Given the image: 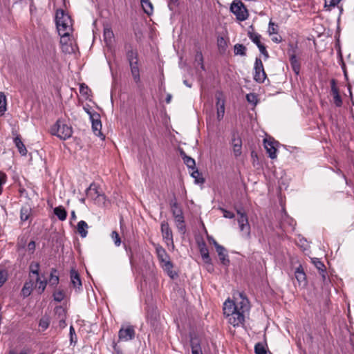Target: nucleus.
Returning a JSON list of instances; mask_svg holds the SVG:
<instances>
[{
  "instance_id": "obj_45",
  "label": "nucleus",
  "mask_w": 354,
  "mask_h": 354,
  "mask_svg": "<svg viewBox=\"0 0 354 354\" xmlns=\"http://www.w3.org/2000/svg\"><path fill=\"white\" fill-rule=\"evenodd\" d=\"M250 39L257 45L261 44L260 38L261 35L256 32H250L248 33Z\"/></svg>"
},
{
  "instance_id": "obj_19",
  "label": "nucleus",
  "mask_w": 354,
  "mask_h": 354,
  "mask_svg": "<svg viewBox=\"0 0 354 354\" xmlns=\"http://www.w3.org/2000/svg\"><path fill=\"white\" fill-rule=\"evenodd\" d=\"M71 281L75 288L80 290L82 288V281L80 275L75 270H71Z\"/></svg>"
},
{
  "instance_id": "obj_41",
  "label": "nucleus",
  "mask_w": 354,
  "mask_h": 354,
  "mask_svg": "<svg viewBox=\"0 0 354 354\" xmlns=\"http://www.w3.org/2000/svg\"><path fill=\"white\" fill-rule=\"evenodd\" d=\"M6 111V98L5 95L0 92V116H2Z\"/></svg>"
},
{
  "instance_id": "obj_1",
  "label": "nucleus",
  "mask_w": 354,
  "mask_h": 354,
  "mask_svg": "<svg viewBox=\"0 0 354 354\" xmlns=\"http://www.w3.org/2000/svg\"><path fill=\"white\" fill-rule=\"evenodd\" d=\"M250 308V302L243 292L234 295V300L227 299L223 304V313L228 322L234 327L243 324Z\"/></svg>"
},
{
  "instance_id": "obj_17",
  "label": "nucleus",
  "mask_w": 354,
  "mask_h": 354,
  "mask_svg": "<svg viewBox=\"0 0 354 354\" xmlns=\"http://www.w3.org/2000/svg\"><path fill=\"white\" fill-rule=\"evenodd\" d=\"M295 278L299 283V285L305 286L306 283V277L301 266L297 268L295 272Z\"/></svg>"
},
{
  "instance_id": "obj_18",
  "label": "nucleus",
  "mask_w": 354,
  "mask_h": 354,
  "mask_svg": "<svg viewBox=\"0 0 354 354\" xmlns=\"http://www.w3.org/2000/svg\"><path fill=\"white\" fill-rule=\"evenodd\" d=\"M161 266L165 272L171 278L174 279L177 277V273L173 270L174 265L169 260L165 263H161Z\"/></svg>"
},
{
  "instance_id": "obj_33",
  "label": "nucleus",
  "mask_w": 354,
  "mask_h": 354,
  "mask_svg": "<svg viewBox=\"0 0 354 354\" xmlns=\"http://www.w3.org/2000/svg\"><path fill=\"white\" fill-rule=\"evenodd\" d=\"M57 270L52 268L50 274L49 284L51 286H56L59 283V277L56 275Z\"/></svg>"
},
{
  "instance_id": "obj_52",
  "label": "nucleus",
  "mask_w": 354,
  "mask_h": 354,
  "mask_svg": "<svg viewBox=\"0 0 354 354\" xmlns=\"http://www.w3.org/2000/svg\"><path fill=\"white\" fill-rule=\"evenodd\" d=\"M6 182V175L5 173L0 171V195L2 193V185Z\"/></svg>"
},
{
  "instance_id": "obj_62",
  "label": "nucleus",
  "mask_w": 354,
  "mask_h": 354,
  "mask_svg": "<svg viewBox=\"0 0 354 354\" xmlns=\"http://www.w3.org/2000/svg\"><path fill=\"white\" fill-rule=\"evenodd\" d=\"M71 219H72V220H75V219H76V218H77V217H76V214H75V211H72V212H71Z\"/></svg>"
},
{
  "instance_id": "obj_47",
  "label": "nucleus",
  "mask_w": 354,
  "mask_h": 354,
  "mask_svg": "<svg viewBox=\"0 0 354 354\" xmlns=\"http://www.w3.org/2000/svg\"><path fill=\"white\" fill-rule=\"evenodd\" d=\"M111 237L115 245L116 246H120L121 244V239L119 236V234L116 231H113L111 234Z\"/></svg>"
},
{
  "instance_id": "obj_20",
  "label": "nucleus",
  "mask_w": 354,
  "mask_h": 354,
  "mask_svg": "<svg viewBox=\"0 0 354 354\" xmlns=\"http://www.w3.org/2000/svg\"><path fill=\"white\" fill-rule=\"evenodd\" d=\"M313 263L315 265V266L317 268V270L319 271V273L322 277V280L325 281L326 279V272L324 264L318 259H314L313 260Z\"/></svg>"
},
{
  "instance_id": "obj_27",
  "label": "nucleus",
  "mask_w": 354,
  "mask_h": 354,
  "mask_svg": "<svg viewBox=\"0 0 354 354\" xmlns=\"http://www.w3.org/2000/svg\"><path fill=\"white\" fill-rule=\"evenodd\" d=\"M54 214L57 216V218L63 221H65L67 217V212L64 207L58 206L54 208Z\"/></svg>"
},
{
  "instance_id": "obj_23",
  "label": "nucleus",
  "mask_w": 354,
  "mask_h": 354,
  "mask_svg": "<svg viewBox=\"0 0 354 354\" xmlns=\"http://www.w3.org/2000/svg\"><path fill=\"white\" fill-rule=\"evenodd\" d=\"M114 37L113 30L109 27L104 28V40L107 46H111Z\"/></svg>"
},
{
  "instance_id": "obj_42",
  "label": "nucleus",
  "mask_w": 354,
  "mask_h": 354,
  "mask_svg": "<svg viewBox=\"0 0 354 354\" xmlns=\"http://www.w3.org/2000/svg\"><path fill=\"white\" fill-rule=\"evenodd\" d=\"M30 274H32L36 275V277H39V263L37 262H32L29 266Z\"/></svg>"
},
{
  "instance_id": "obj_61",
  "label": "nucleus",
  "mask_w": 354,
  "mask_h": 354,
  "mask_svg": "<svg viewBox=\"0 0 354 354\" xmlns=\"http://www.w3.org/2000/svg\"><path fill=\"white\" fill-rule=\"evenodd\" d=\"M171 100V95L168 94L166 97V102L168 104L170 103Z\"/></svg>"
},
{
  "instance_id": "obj_48",
  "label": "nucleus",
  "mask_w": 354,
  "mask_h": 354,
  "mask_svg": "<svg viewBox=\"0 0 354 354\" xmlns=\"http://www.w3.org/2000/svg\"><path fill=\"white\" fill-rule=\"evenodd\" d=\"M246 99L248 102L254 104H256L257 102V95L254 93L247 94Z\"/></svg>"
},
{
  "instance_id": "obj_15",
  "label": "nucleus",
  "mask_w": 354,
  "mask_h": 354,
  "mask_svg": "<svg viewBox=\"0 0 354 354\" xmlns=\"http://www.w3.org/2000/svg\"><path fill=\"white\" fill-rule=\"evenodd\" d=\"M156 252L158 259L161 263L170 260L169 254L167 253L166 250L162 246L157 245L156 247Z\"/></svg>"
},
{
  "instance_id": "obj_63",
  "label": "nucleus",
  "mask_w": 354,
  "mask_h": 354,
  "mask_svg": "<svg viewBox=\"0 0 354 354\" xmlns=\"http://www.w3.org/2000/svg\"><path fill=\"white\" fill-rule=\"evenodd\" d=\"M87 113L88 114L89 117H90V119L91 120V116L93 115V114H98L96 112H93V111H89L88 112H87Z\"/></svg>"
},
{
  "instance_id": "obj_54",
  "label": "nucleus",
  "mask_w": 354,
  "mask_h": 354,
  "mask_svg": "<svg viewBox=\"0 0 354 354\" xmlns=\"http://www.w3.org/2000/svg\"><path fill=\"white\" fill-rule=\"evenodd\" d=\"M39 325L42 329L46 330L49 326V322L48 319H41Z\"/></svg>"
},
{
  "instance_id": "obj_25",
  "label": "nucleus",
  "mask_w": 354,
  "mask_h": 354,
  "mask_svg": "<svg viewBox=\"0 0 354 354\" xmlns=\"http://www.w3.org/2000/svg\"><path fill=\"white\" fill-rule=\"evenodd\" d=\"M35 286V282L32 280H30L29 281H26L24 287L21 290V294L24 297H28L33 289V287Z\"/></svg>"
},
{
  "instance_id": "obj_49",
  "label": "nucleus",
  "mask_w": 354,
  "mask_h": 354,
  "mask_svg": "<svg viewBox=\"0 0 354 354\" xmlns=\"http://www.w3.org/2000/svg\"><path fill=\"white\" fill-rule=\"evenodd\" d=\"M216 108L220 107V106H225V100L222 98L221 93L216 95Z\"/></svg>"
},
{
  "instance_id": "obj_24",
  "label": "nucleus",
  "mask_w": 354,
  "mask_h": 354,
  "mask_svg": "<svg viewBox=\"0 0 354 354\" xmlns=\"http://www.w3.org/2000/svg\"><path fill=\"white\" fill-rule=\"evenodd\" d=\"M88 225L84 221H80L77 225V231L80 235L84 238L87 236Z\"/></svg>"
},
{
  "instance_id": "obj_6",
  "label": "nucleus",
  "mask_w": 354,
  "mask_h": 354,
  "mask_svg": "<svg viewBox=\"0 0 354 354\" xmlns=\"http://www.w3.org/2000/svg\"><path fill=\"white\" fill-rule=\"evenodd\" d=\"M254 69V80L259 83L264 82V81L266 78V74L264 71L262 61L260 58H258V57L256 58Z\"/></svg>"
},
{
  "instance_id": "obj_3",
  "label": "nucleus",
  "mask_w": 354,
  "mask_h": 354,
  "mask_svg": "<svg viewBox=\"0 0 354 354\" xmlns=\"http://www.w3.org/2000/svg\"><path fill=\"white\" fill-rule=\"evenodd\" d=\"M50 133L56 136L61 140H66L71 137L73 133L72 127L64 121L58 120L50 128Z\"/></svg>"
},
{
  "instance_id": "obj_5",
  "label": "nucleus",
  "mask_w": 354,
  "mask_h": 354,
  "mask_svg": "<svg viewBox=\"0 0 354 354\" xmlns=\"http://www.w3.org/2000/svg\"><path fill=\"white\" fill-rule=\"evenodd\" d=\"M236 212L239 215L237 222L239 226V229L243 233V236L246 239H249L250 237V225L248 222V216L245 213L241 212L240 209H237Z\"/></svg>"
},
{
  "instance_id": "obj_34",
  "label": "nucleus",
  "mask_w": 354,
  "mask_h": 354,
  "mask_svg": "<svg viewBox=\"0 0 354 354\" xmlns=\"http://www.w3.org/2000/svg\"><path fill=\"white\" fill-rule=\"evenodd\" d=\"M46 285V280H41L39 277H36V284L35 283V286L38 289L39 293L41 294L45 290Z\"/></svg>"
},
{
  "instance_id": "obj_21",
  "label": "nucleus",
  "mask_w": 354,
  "mask_h": 354,
  "mask_svg": "<svg viewBox=\"0 0 354 354\" xmlns=\"http://www.w3.org/2000/svg\"><path fill=\"white\" fill-rule=\"evenodd\" d=\"M174 218L176 227L178 228V231L183 234H185V230H186V227H185V218H184L183 214L180 216L174 217Z\"/></svg>"
},
{
  "instance_id": "obj_29",
  "label": "nucleus",
  "mask_w": 354,
  "mask_h": 354,
  "mask_svg": "<svg viewBox=\"0 0 354 354\" xmlns=\"http://www.w3.org/2000/svg\"><path fill=\"white\" fill-rule=\"evenodd\" d=\"M93 186H95L93 184H91L90 187L87 189V194H91L92 192H94L95 194H96V198L95 200L98 199V201L100 202H104L105 200V196L103 194H100L96 187H93Z\"/></svg>"
},
{
  "instance_id": "obj_53",
  "label": "nucleus",
  "mask_w": 354,
  "mask_h": 354,
  "mask_svg": "<svg viewBox=\"0 0 354 354\" xmlns=\"http://www.w3.org/2000/svg\"><path fill=\"white\" fill-rule=\"evenodd\" d=\"M220 209L223 213V216L225 218H233L234 217V214L233 212L227 211V210H226V209H225L223 208H220Z\"/></svg>"
},
{
  "instance_id": "obj_56",
  "label": "nucleus",
  "mask_w": 354,
  "mask_h": 354,
  "mask_svg": "<svg viewBox=\"0 0 354 354\" xmlns=\"http://www.w3.org/2000/svg\"><path fill=\"white\" fill-rule=\"evenodd\" d=\"M88 91H89V88H88L87 86L84 85V84H82L80 85V92L82 95H88Z\"/></svg>"
},
{
  "instance_id": "obj_60",
  "label": "nucleus",
  "mask_w": 354,
  "mask_h": 354,
  "mask_svg": "<svg viewBox=\"0 0 354 354\" xmlns=\"http://www.w3.org/2000/svg\"><path fill=\"white\" fill-rule=\"evenodd\" d=\"M272 40L276 43H279L281 41V38H278L277 37H274L273 38H272Z\"/></svg>"
},
{
  "instance_id": "obj_10",
  "label": "nucleus",
  "mask_w": 354,
  "mask_h": 354,
  "mask_svg": "<svg viewBox=\"0 0 354 354\" xmlns=\"http://www.w3.org/2000/svg\"><path fill=\"white\" fill-rule=\"evenodd\" d=\"M231 145L234 155L236 158L242 153V140L238 133H234L232 136Z\"/></svg>"
},
{
  "instance_id": "obj_46",
  "label": "nucleus",
  "mask_w": 354,
  "mask_h": 354,
  "mask_svg": "<svg viewBox=\"0 0 354 354\" xmlns=\"http://www.w3.org/2000/svg\"><path fill=\"white\" fill-rule=\"evenodd\" d=\"M254 351L256 354H266L265 346L261 343H257L254 346Z\"/></svg>"
},
{
  "instance_id": "obj_16",
  "label": "nucleus",
  "mask_w": 354,
  "mask_h": 354,
  "mask_svg": "<svg viewBox=\"0 0 354 354\" xmlns=\"http://www.w3.org/2000/svg\"><path fill=\"white\" fill-rule=\"evenodd\" d=\"M216 252L218 253L221 263L224 266H228L230 263V260L228 259L225 248L223 246H217Z\"/></svg>"
},
{
  "instance_id": "obj_8",
  "label": "nucleus",
  "mask_w": 354,
  "mask_h": 354,
  "mask_svg": "<svg viewBox=\"0 0 354 354\" xmlns=\"http://www.w3.org/2000/svg\"><path fill=\"white\" fill-rule=\"evenodd\" d=\"M60 36V44L62 46V50L68 54L74 53L77 49V46L73 45L70 35L63 36L62 35H59Z\"/></svg>"
},
{
  "instance_id": "obj_22",
  "label": "nucleus",
  "mask_w": 354,
  "mask_h": 354,
  "mask_svg": "<svg viewBox=\"0 0 354 354\" xmlns=\"http://www.w3.org/2000/svg\"><path fill=\"white\" fill-rule=\"evenodd\" d=\"M14 142L16 147L18 149L19 153L21 156H26L27 154V149L21 141L20 136H17L14 139Z\"/></svg>"
},
{
  "instance_id": "obj_35",
  "label": "nucleus",
  "mask_w": 354,
  "mask_h": 354,
  "mask_svg": "<svg viewBox=\"0 0 354 354\" xmlns=\"http://www.w3.org/2000/svg\"><path fill=\"white\" fill-rule=\"evenodd\" d=\"M126 56L129 62L138 59V55L137 50L136 49L132 48L131 47H130V48L127 50Z\"/></svg>"
},
{
  "instance_id": "obj_12",
  "label": "nucleus",
  "mask_w": 354,
  "mask_h": 354,
  "mask_svg": "<svg viewBox=\"0 0 354 354\" xmlns=\"http://www.w3.org/2000/svg\"><path fill=\"white\" fill-rule=\"evenodd\" d=\"M100 118L99 114H93L91 116L92 130L97 136L102 138L103 140L104 139V136L101 131L102 123Z\"/></svg>"
},
{
  "instance_id": "obj_38",
  "label": "nucleus",
  "mask_w": 354,
  "mask_h": 354,
  "mask_svg": "<svg viewBox=\"0 0 354 354\" xmlns=\"http://www.w3.org/2000/svg\"><path fill=\"white\" fill-rule=\"evenodd\" d=\"M194 61L195 63L197 64L198 66H200L201 70H205V66L203 64V57L201 51L197 50L196 52Z\"/></svg>"
},
{
  "instance_id": "obj_44",
  "label": "nucleus",
  "mask_w": 354,
  "mask_h": 354,
  "mask_svg": "<svg viewBox=\"0 0 354 354\" xmlns=\"http://www.w3.org/2000/svg\"><path fill=\"white\" fill-rule=\"evenodd\" d=\"M53 299L57 302H61L65 297V294L63 290H57L53 292Z\"/></svg>"
},
{
  "instance_id": "obj_28",
  "label": "nucleus",
  "mask_w": 354,
  "mask_h": 354,
  "mask_svg": "<svg viewBox=\"0 0 354 354\" xmlns=\"http://www.w3.org/2000/svg\"><path fill=\"white\" fill-rule=\"evenodd\" d=\"M171 210L174 217L183 214V210L176 201H171L170 203Z\"/></svg>"
},
{
  "instance_id": "obj_57",
  "label": "nucleus",
  "mask_w": 354,
  "mask_h": 354,
  "mask_svg": "<svg viewBox=\"0 0 354 354\" xmlns=\"http://www.w3.org/2000/svg\"><path fill=\"white\" fill-rule=\"evenodd\" d=\"M257 47L259 48L261 53L263 54L266 58H268V51L266 50L265 46L263 44H261L258 45Z\"/></svg>"
},
{
  "instance_id": "obj_26",
  "label": "nucleus",
  "mask_w": 354,
  "mask_h": 354,
  "mask_svg": "<svg viewBox=\"0 0 354 354\" xmlns=\"http://www.w3.org/2000/svg\"><path fill=\"white\" fill-rule=\"evenodd\" d=\"M290 62L293 71L298 75L300 71V64L294 53L290 55Z\"/></svg>"
},
{
  "instance_id": "obj_4",
  "label": "nucleus",
  "mask_w": 354,
  "mask_h": 354,
  "mask_svg": "<svg viewBox=\"0 0 354 354\" xmlns=\"http://www.w3.org/2000/svg\"><path fill=\"white\" fill-rule=\"evenodd\" d=\"M230 11L239 21H245L248 17V12L244 4L240 0H234L230 6Z\"/></svg>"
},
{
  "instance_id": "obj_7",
  "label": "nucleus",
  "mask_w": 354,
  "mask_h": 354,
  "mask_svg": "<svg viewBox=\"0 0 354 354\" xmlns=\"http://www.w3.org/2000/svg\"><path fill=\"white\" fill-rule=\"evenodd\" d=\"M136 332L133 326H127L122 327L118 332L119 340L122 342H128L135 337Z\"/></svg>"
},
{
  "instance_id": "obj_32",
  "label": "nucleus",
  "mask_w": 354,
  "mask_h": 354,
  "mask_svg": "<svg viewBox=\"0 0 354 354\" xmlns=\"http://www.w3.org/2000/svg\"><path fill=\"white\" fill-rule=\"evenodd\" d=\"M31 214V209L28 206H24L21 209L20 218L22 221H26L28 219Z\"/></svg>"
},
{
  "instance_id": "obj_64",
  "label": "nucleus",
  "mask_w": 354,
  "mask_h": 354,
  "mask_svg": "<svg viewBox=\"0 0 354 354\" xmlns=\"http://www.w3.org/2000/svg\"><path fill=\"white\" fill-rule=\"evenodd\" d=\"M213 244L215 246L216 250H217V246H221L215 240H213Z\"/></svg>"
},
{
  "instance_id": "obj_39",
  "label": "nucleus",
  "mask_w": 354,
  "mask_h": 354,
  "mask_svg": "<svg viewBox=\"0 0 354 354\" xmlns=\"http://www.w3.org/2000/svg\"><path fill=\"white\" fill-rule=\"evenodd\" d=\"M192 354H203L201 348L198 343L197 339H193L191 340Z\"/></svg>"
},
{
  "instance_id": "obj_43",
  "label": "nucleus",
  "mask_w": 354,
  "mask_h": 354,
  "mask_svg": "<svg viewBox=\"0 0 354 354\" xmlns=\"http://www.w3.org/2000/svg\"><path fill=\"white\" fill-rule=\"evenodd\" d=\"M183 158L185 164L187 166L188 168H189L191 169H195L196 162H195L194 159L186 156L185 154H183Z\"/></svg>"
},
{
  "instance_id": "obj_36",
  "label": "nucleus",
  "mask_w": 354,
  "mask_h": 354,
  "mask_svg": "<svg viewBox=\"0 0 354 354\" xmlns=\"http://www.w3.org/2000/svg\"><path fill=\"white\" fill-rule=\"evenodd\" d=\"M217 46L221 53H224L227 47V42L223 37H218L217 39Z\"/></svg>"
},
{
  "instance_id": "obj_13",
  "label": "nucleus",
  "mask_w": 354,
  "mask_h": 354,
  "mask_svg": "<svg viewBox=\"0 0 354 354\" xmlns=\"http://www.w3.org/2000/svg\"><path fill=\"white\" fill-rule=\"evenodd\" d=\"M331 93L333 96L334 103L337 107L342 105V100L339 93L338 88L336 86V82L334 79L330 81Z\"/></svg>"
},
{
  "instance_id": "obj_37",
  "label": "nucleus",
  "mask_w": 354,
  "mask_h": 354,
  "mask_svg": "<svg viewBox=\"0 0 354 354\" xmlns=\"http://www.w3.org/2000/svg\"><path fill=\"white\" fill-rule=\"evenodd\" d=\"M191 176L195 180L196 184H203L205 182L204 178L202 177L201 174L198 169H192Z\"/></svg>"
},
{
  "instance_id": "obj_59",
  "label": "nucleus",
  "mask_w": 354,
  "mask_h": 354,
  "mask_svg": "<svg viewBox=\"0 0 354 354\" xmlns=\"http://www.w3.org/2000/svg\"><path fill=\"white\" fill-rule=\"evenodd\" d=\"M35 249V241H32L28 244V250L29 251L33 252Z\"/></svg>"
},
{
  "instance_id": "obj_55",
  "label": "nucleus",
  "mask_w": 354,
  "mask_h": 354,
  "mask_svg": "<svg viewBox=\"0 0 354 354\" xmlns=\"http://www.w3.org/2000/svg\"><path fill=\"white\" fill-rule=\"evenodd\" d=\"M7 280V273L5 271H0V287L3 286V284Z\"/></svg>"
},
{
  "instance_id": "obj_50",
  "label": "nucleus",
  "mask_w": 354,
  "mask_h": 354,
  "mask_svg": "<svg viewBox=\"0 0 354 354\" xmlns=\"http://www.w3.org/2000/svg\"><path fill=\"white\" fill-rule=\"evenodd\" d=\"M277 26L275 25L273 22L270 21L269 27H268V32L270 35L277 34Z\"/></svg>"
},
{
  "instance_id": "obj_58",
  "label": "nucleus",
  "mask_w": 354,
  "mask_h": 354,
  "mask_svg": "<svg viewBox=\"0 0 354 354\" xmlns=\"http://www.w3.org/2000/svg\"><path fill=\"white\" fill-rule=\"evenodd\" d=\"M8 354H30V351L29 349L24 348L21 350L19 353H18L16 351L12 350L9 352Z\"/></svg>"
},
{
  "instance_id": "obj_14",
  "label": "nucleus",
  "mask_w": 354,
  "mask_h": 354,
  "mask_svg": "<svg viewBox=\"0 0 354 354\" xmlns=\"http://www.w3.org/2000/svg\"><path fill=\"white\" fill-rule=\"evenodd\" d=\"M131 73L136 83L140 82V70L138 66V59L129 62Z\"/></svg>"
},
{
  "instance_id": "obj_30",
  "label": "nucleus",
  "mask_w": 354,
  "mask_h": 354,
  "mask_svg": "<svg viewBox=\"0 0 354 354\" xmlns=\"http://www.w3.org/2000/svg\"><path fill=\"white\" fill-rule=\"evenodd\" d=\"M141 6L144 12L148 15H151L153 12V6L149 0H141Z\"/></svg>"
},
{
  "instance_id": "obj_51",
  "label": "nucleus",
  "mask_w": 354,
  "mask_h": 354,
  "mask_svg": "<svg viewBox=\"0 0 354 354\" xmlns=\"http://www.w3.org/2000/svg\"><path fill=\"white\" fill-rule=\"evenodd\" d=\"M216 109H217V119L218 120H221V119H223V118L224 116L225 106H220V107H217Z\"/></svg>"
},
{
  "instance_id": "obj_31",
  "label": "nucleus",
  "mask_w": 354,
  "mask_h": 354,
  "mask_svg": "<svg viewBox=\"0 0 354 354\" xmlns=\"http://www.w3.org/2000/svg\"><path fill=\"white\" fill-rule=\"evenodd\" d=\"M200 253L205 263L211 264V259L209 255V250L205 245L200 248Z\"/></svg>"
},
{
  "instance_id": "obj_2",
  "label": "nucleus",
  "mask_w": 354,
  "mask_h": 354,
  "mask_svg": "<svg viewBox=\"0 0 354 354\" xmlns=\"http://www.w3.org/2000/svg\"><path fill=\"white\" fill-rule=\"evenodd\" d=\"M56 27L59 35H71L73 32V22L71 17L62 9H58L55 14Z\"/></svg>"
},
{
  "instance_id": "obj_11",
  "label": "nucleus",
  "mask_w": 354,
  "mask_h": 354,
  "mask_svg": "<svg viewBox=\"0 0 354 354\" xmlns=\"http://www.w3.org/2000/svg\"><path fill=\"white\" fill-rule=\"evenodd\" d=\"M161 232L163 239L166 241L167 244H171L174 247L173 234L169 224L166 221H162L160 225Z\"/></svg>"
},
{
  "instance_id": "obj_40",
  "label": "nucleus",
  "mask_w": 354,
  "mask_h": 354,
  "mask_svg": "<svg viewBox=\"0 0 354 354\" xmlns=\"http://www.w3.org/2000/svg\"><path fill=\"white\" fill-rule=\"evenodd\" d=\"M234 51L236 55L245 56L246 55V47L243 44H237L234 46Z\"/></svg>"
},
{
  "instance_id": "obj_9",
  "label": "nucleus",
  "mask_w": 354,
  "mask_h": 354,
  "mask_svg": "<svg viewBox=\"0 0 354 354\" xmlns=\"http://www.w3.org/2000/svg\"><path fill=\"white\" fill-rule=\"evenodd\" d=\"M264 147L266 150V152L268 153L269 157L271 159H274L277 158V142L274 140L272 138H266L263 140Z\"/></svg>"
}]
</instances>
